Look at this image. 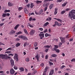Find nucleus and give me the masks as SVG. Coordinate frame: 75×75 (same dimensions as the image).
I'll return each mask as SVG.
<instances>
[{"label":"nucleus","mask_w":75,"mask_h":75,"mask_svg":"<svg viewBox=\"0 0 75 75\" xmlns=\"http://www.w3.org/2000/svg\"><path fill=\"white\" fill-rule=\"evenodd\" d=\"M40 65L42 67H43L44 66V64L43 63H42L40 64Z\"/></svg>","instance_id":"55"},{"label":"nucleus","mask_w":75,"mask_h":75,"mask_svg":"<svg viewBox=\"0 0 75 75\" xmlns=\"http://www.w3.org/2000/svg\"><path fill=\"white\" fill-rule=\"evenodd\" d=\"M71 62H75V59L74 58L72 59L71 60Z\"/></svg>","instance_id":"53"},{"label":"nucleus","mask_w":75,"mask_h":75,"mask_svg":"<svg viewBox=\"0 0 75 75\" xmlns=\"http://www.w3.org/2000/svg\"><path fill=\"white\" fill-rule=\"evenodd\" d=\"M50 47V46L49 45H46L44 46V48H45V49L46 48H49Z\"/></svg>","instance_id":"24"},{"label":"nucleus","mask_w":75,"mask_h":75,"mask_svg":"<svg viewBox=\"0 0 75 75\" xmlns=\"http://www.w3.org/2000/svg\"><path fill=\"white\" fill-rule=\"evenodd\" d=\"M48 24H49V23L47 22L44 24V27H46V26H47Z\"/></svg>","instance_id":"29"},{"label":"nucleus","mask_w":75,"mask_h":75,"mask_svg":"<svg viewBox=\"0 0 75 75\" xmlns=\"http://www.w3.org/2000/svg\"><path fill=\"white\" fill-rule=\"evenodd\" d=\"M64 67H66V66H65L63 65L60 67V69H63L64 68Z\"/></svg>","instance_id":"40"},{"label":"nucleus","mask_w":75,"mask_h":75,"mask_svg":"<svg viewBox=\"0 0 75 75\" xmlns=\"http://www.w3.org/2000/svg\"><path fill=\"white\" fill-rule=\"evenodd\" d=\"M20 43H17V44H16V47H18L19 46H20Z\"/></svg>","instance_id":"26"},{"label":"nucleus","mask_w":75,"mask_h":75,"mask_svg":"<svg viewBox=\"0 0 75 75\" xmlns=\"http://www.w3.org/2000/svg\"><path fill=\"white\" fill-rule=\"evenodd\" d=\"M28 24L30 27H31V28H33L34 26L30 24L29 23H28Z\"/></svg>","instance_id":"39"},{"label":"nucleus","mask_w":75,"mask_h":75,"mask_svg":"<svg viewBox=\"0 0 75 75\" xmlns=\"http://www.w3.org/2000/svg\"><path fill=\"white\" fill-rule=\"evenodd\" d=\"M16 33V31L14 30H11L10 31V35H12L13 34H15Z\"/></svg>","instance_id":"10"},{"label":"nucleus","mask_w":75,"mask_h":75,"mask_svg":"<svg viewBox=\"0 0 75 75\" xmlns=\"http://www.w3.org/2000/svg\"><path fill=\"white\" fill-rule=\"evenodd\" d=\"M8 6H10V7L12 6V4H11V3L10 2H8Z\"/></svg>","instance_id":"34"},{"label":"nucleus","mask_w":75,"mask_h":75,"mask_svg":"<svg viewBox=\"0 0 75 75\" xmlns=\"http://www.w3.org/2000/svg\"><path fill=\"white\" fill-rule=\"evenodd\" d=\"M6 16H8H8H10V14L9 13H6Z\"/></svg>","instance_id":"49"},{"label":"nucleus","mask_w":75,"mask_h":75,"mask_svg":"<svg viewBox=\"0 0 75 75\" xmlns=\"http://www.w3.org/2000/svg\"><path fill=\"white\" fill-rule=\"evenodd\" d=\"M14 55V54H8V56H13Z\"/></svg>","instance_id":"54"},{"label":"nucleus","mask_w":75,"mask_h":75,"mask_svg":"<svg viewBox=\"0 0 75 75\" xmlns=\"http://www.w3.org/2000/svg\"><path fill=\"white\" fill-rule=\"evenodd\" d=\"M51 57L53 58H56L57 57V55L56 54H52L51 55Z\"/></svg>","instance_id":"16"},{"label":"nucleus","mask_w":75,"mask_h":75,"mask_svg":"<svg viewBox=\"0 0 75 75\" xmlns=\"http://www.w3.org/2000/svg\"><path fill=\"white\" fill-rule=\"evenodd\" d=\"M19 38H21V39L22 40H28V38H27L26 36H25L24 35H21L19 36Z\"/></svg>","instance_id":"3"},{"label":"nucleus","mask_w":75,"mask_h":75,"mask_svg":"<svg viewBox=\"0 0 75 75\" xmlns=\"http://www.w3.org/2000/svg\"><path fill=\"white\" fill-rule=\"evenodd\" d=\"M6 13H4L2 16V17L3 18H4V17H6Z\"/></svg>","instance_id":"25"},{"label":"nucleus","mask_w":75,"mask_h":75,"mask_svg":"<svg viewBox=\"0 0 75 75\" xmlns=\"http://www.w3.org/2000/svg\"><path fill=\"white\" fill-rule=\"evenodd\" d=\"M35 33V30H32L30 32V34L31 35H33Z\"/></svg>","instance_id":"7"},{"label":"nucleus","mask_w":75,"mask_h":75,"mask_svg":"<svg viewBox=\"0 0 75 75\" xmlns=\"http://www.w3.org/2000/svg\"><path fill=\"white\" fill-rule=\"evenodd\" d=\"M54 51H55L56 52H57V53H59V51H60V50H59V49H54Z\"/></svg>","instance_id":"27"},{"label":"nucleus","mask_w":75,"mask_h":75,"mask_svg":"<svg viewBox=\"0 0 75 75\" xmlns=\"http://www.w3.org/2000/svg\"><path fill=\"white\" fill-rule=\"evenodd\" d=\"M52 19V17H49L48 18H47L46 19V21H51V20Z\"/></svg>","instance_id":"18"},{"label":"nucleus","mask_w":75,"mask_h":75,"mask_svg":"<svg viewBox=\"0 0 75 75\" xmlns=\"http://www.w3.org/2000/svg\"><path fill=\"white\" fill-rule=\"evenodd\" d=\"M39 30H40V31H43V28H39Z\"/></svg>","instance_id":"56"},{"label":"nucleus","mask_w":75,"mask_h":75,"mask_svg":"<svg viewBox=\"0 0 75 75\" xmlns=\"http://www.w3.org/2000/svg\"><path fill=\"white\" fill-rule=\"evenodd\" d=\"M54 69H52L50 72L49 75H52L54 74Z\"/></svg>","instance_id":"12"},{"label":"nucleus","mask_w":75,"mask_h":75,"mask_svg":"<svg viewBox=\"0 0 75 75\" xmlns=\"http://www.w3.org/2000/svg\"><path fill=\"white\" fill-rule=\"evenodd\" d=\"M65 12H66V11L64 10L61 12V13L62 14H64V13H65Z\"/></svg>","instance_id":"35"},{"label":"nucleus","mask_w":75,"mask_h":75,"mask_svg":"<svg viewBox=\"0 0 75 75\" xmlns=\"http://www.w3.org/2000/svg\"><path fill=\"white\" fill-rule=\"evenodd\" d=\"M33 7H34V5H33V4H30V8H32Z\"/></svg>","instance_id":"47"},{"label":"nucleus","mask_w":75,"mask_h":75,"mask_svg":"<svg viewBox=\"0 0 75 75\" xmlns=\"http://www.w3.org/2000/svg\"><path fill=\"white\" fill-rule=\"evenodd\" d=\"M39 35L40 37V39H41V40L44 37V33L39 34Z\"/></svg>","instance_id":"6"},{"label":"nucleus","mask_w":75,"mask_h":75,"mask_svg":"<svg viewBox=\"0 0 75 75\" xmlns=\"http://www.w3.org/2000/svg\"><path fill=\"white\" fill-rule=\"evenodd\" d=\"M13 68H14V69H16V70H17V69H18V68H17V67L16 66H14Z\"/></svg>","instance_id":"51"},{"label":"nucleus","mask_w":75,"mask_h":75,"mask_svg":"<svg viewBox=\"0 0 75 75\" xmlns=\"http://www.w3.org/2000/svg\"><path fill=\"white\" fill-rule=\"evenodd\" d=\"M11 47H9V48H8V49H7L6 50V51H8V50H9L10 51H11Z\"/></svg>","instance_id":"46"},{"label":"nucleus","mask_w":75,"mask_h":75,"mask_svg":"<svg viewBox=\"0 0 75 75\" xmlns=\"http://www.w3.org/2000/svg\"><path fill=\"white\" fill-rule=\"evenodd\" d=\"M30 15H34V13H29V16H30Z\"/></svg>","instance_id":"52"},{"label":"nucleus","mask_w":75,"mask_h":75,"mask_svg":"<svg viewBox=\"0 0 75 75\" xmlns=\"http://www.w3.org/2000/svg\"><path fill=\"white\" fill-rule=\"evenodd\" d=\"M47 31H48L47 29H45V30L44 31V32L45 33H46V32H47Z\"/></svg>","instance_id":"57"},{"label":"nucleus","mask_w":75,"mask_h":75,"mask_svg":"<svg viewBox=\"0 0 75 75\" xmlns=\"http://www.w3.org/2000/svg\"><path fill=\"white\" fill-rule=\"evenodd\" d=\"M48 58V55H46L45 59H47Z\"/></svg>","instance_id":"50"},{"label":"nucleus","mask_w":75,"mask_h":75,"mask_svg":"<svg viewBox=\"0 0 75 75\" xmlns=\"http://www.w3.org/2000/svg\"><path fill=\"white\" fill-rule=\"evenodd\" d=\"M53 7H54V4H51L50 6V9H52Z\"/></svg>","instance_id":"20"},{"label":"nucleus","mask_w":75,"mask_h":75,"mask_svg":"<svg viewBox=\"0 0 75 75\" xmlns=\"http://www.w3.org/2000/svg\"><path fill=\"white\" fill-rule=\"evenodd\" d=\"M47 6V5L46 4L44 3L43 5V7H46Z\"/></svg>","instance_id":"63"},{"label":"nucleus","mask_w":75,"mask_h":75,"mask_svg":"<svg viewBox=\"0 0 75 75\" xmlns=\"http://www.w3.org/2000/svg\"><path fill=\"white\" fill-rule=\"evenodd\" d=\"M24 32H25V34H28V32H27V30L26 29H24Z\"/></svg>","instance_id":"32"},{"label":"nucleus","mask_w":75,"mask_h":75,"mask_svg":"<svg viewBox=\"0 0 75 75\" xmlns=\"http://www.w3.org/2000/svg\"><path fill=\"white\" fill-rule=\"evenodd\" d=\"M35 58L37 59V61H40V60H39V59H40V57L38 56V55L35 56Z\"/></svg>","instance_id":"13"},{"label":"nucleus","mask_w":75,"mask_h":75,"mask_svg":"<svg viewBox=\"0 0 75 75\" xmlns=\"http://www.w3.org/2000/svg\"><path fill=\"white\" fill-rule=\"evenodd\" d=\"M45 37H50V36H51V34H49L47 33H46L45 34Z\"/></svg>","instance_id":"15"},{"label":"nucleus","mask_w":75,"mask_h":75,"mask_svg":"<svg viewBox=\"0 0 75 75\" xmlns=\"http://www.w3.org/2000/svg\"><path fill=\"white\" fill-rule=\"evenodd\" d=\"M54 19H55V20H57V21H59L60 22V23H62V20H60L59 19H58V18H54Z\"/></svg>","instance_id":"23"},{"label":"nucleus","mask_w":75,"mask_h":75,"mask_svg":"<svg viewBox=\"0 0 75 75\" xmlns=\"http://www.w3.org/2000/svg\"><path fill=\"white\" fill-rule=\"evenodd\" d=\"M11 53V51H6L5 52V54H10Z\"/></svg>","instance_id":"36"},{"label":"nucleus","mask_w":75,"mask_h":75,"mask_svg":"<svg viewBox=\"0 0 75 75\" xmlns=\"http://www.w3.org/2000/svg\"><path fill=\"white\" fill-rule=\"evenodd\" d=\"M62 0H57V2H61Z\"/></svg>","instance_id":"61"},{"label":"nucleus","mask_w":75,"mask_h":75,"mask_svg":"<svg viewBox=\"0 0 75 75\" xmlns=\"http://www.w3.org/2000/svg\"><path fill=\"white\" fill-rule=\"evenodd\" d=\"M49 63L50 64V65H53V63L51 62L50 61H49Z\"/></svg>","instance_id":"45"},{"label":"nucleus","mask_w":75,"mask_h":75,"mask_svg":"<svg viewBox=\"0 0 75 75\" xmlns=\"http://www.w3.org/2000/svg\"><path fill=\"white\" fill-rule=\"evenodd\" d=\"M20 26V25L19 24H18L17 25H16L15 27H14V29L15 30H16V29H17V28L19 27Z\"/></svg>","instance_id":"22"},{"label":"nucleus","mask_w":75,"mask_h":75,"mask_svg":"<svg viewBox=\"0 0 75 75\" xmlns=\"http://www.w3.org/2000/svg\"><path fill=\"white\" fill-rule=\"evenodd\" d=\"M38 45V43L37 42H35L34 44V46L35 47L37 46Z\"/></svg>","instance_id":"30"},{"label":"nucleus","mask_w":75,"mask_h":75,"mask_svg":"<svg viewBox=\"0 0 75 75\" xmlns=\"http://www.w3.org/2000/svg\"><path fill=\"white\" fill-rule=\"evenodd\" d=\"M55 24L57 25H58V22L57 21H55L54 22Z\"/></svg>","instance_id":"48"},{"label":"nucleus","mask_w":75,"mask_h":75,"mask_svg":"<svg viewBox=\"0 0 75 75\" xmlns=\"http://www.w3.org/2000/svg\"><path fill=\"white\" fill-rule=\"evenodd\" d=\"M58 48V46L57 45H54V49L55 50V49H57Z\"/></svg>","instance_id":"31"},{"label":"nucleus","mask_w":75,"mask_h":75,"mask_svg":"<svg viewBox=\"0 0 75 75\" xmlns=\"http://www.w3.org/2000/svg\"><path fill=\"white\" fill-rule=\"evenodd\" d=\"M70 10V8H68L66 9V11H69Z\"/></svg>","instance_id":"59"},{"label":"nucleus","mask_w":75,"mask_h":75,"mask_svg":"<svg viewBox=\"0 0 75 75\" xmlns=\"http://www.w3.org/2000/svg\"><path fill=\"white\" fill-rule=\"evenodd\" d=\"M4 25V23H2L0 24V27H2V26H3V25Z\"/></svg>","instance_id":"58"},{"label":"nucleus","mask_w":75,"mask_h":75,"mask_svg":"<svg viewBox=\"0 0 75 75\" xmlns=\"http://www.w3.org/2000/svg\"><path fill=\"white\" fill-rule=\"evenodd\" d=\"M35 13L36 15H39V13H37V12L35 11Z\"/></svg>","instance_id":"43"},{"label":"nucleus","mask_w":75,"mask_h":75,"mask_svg":"<svg viewBox=\"0 0 75 75\" xmlns=\"http://www.w3.org/2000/svg\"><path fill=\"white\" fill-rule=\"evenodd\" d=\"M68 17L72 19V18L74 20L75 19V10L73 9L69 12Z\"/></svg>","instance_id":"1"},{"label":"nucleus","mask_w":75,"mask_h":75,"mask_svg":"<svg viewBox=\"0 0 75 75\" xmlns=\"http://www.w3.org/2000/svg\"><path fill=\"white\" fill-rule=\"evenodd\" d=\"M9 12H10V10H5L4 11V13H8Z\"/></svg>","instance_id":"28"},{"label":"nucleus","mask_w":75,"mask_h":75,"mask_svg":"<svg viewBox=\"0 0 75 75\" xmlns=\"http://www.w3.org/2000/svg\"><path fill=\"white\" fill-rule=\"evenodd\" d=\"M57 25L58 26H61V24L60 23H58V24Z\"/></svg>","instance_id":"64"},{"label":"nucleus","mask_w":75,"mask_h":75,"mask_svg":"<svg viewBox=\"0 0 75 75\" xmlns=\"http://www.w3.org/2000/svg\"><path fill=\"white\" fill-rule=\"evenodd\" d=\"M22 32H21V31H19L18 33H17L16 34H17V35H19L20 34H22Z\"/></svg>","instance_id":"38"},{"label":"nucleus","mask_w":75,"mask_h":75,"mask_svg":"<svg viewBox=\"0 0 75 75\" xmlns=\"http://www.w3.org/2000/svg\"><path fill=\"white\" fill-rule=\"evenodd\" d=\"M27 42H25L24 43V44L23 45V46L24 47H26V45H27Z\"/></svg>","instance_id":"44"},{"label":"nucleus","mask_w":75,"mask_h":75,"mask_svg":"<svg viewBox=\"0 0 75 75\" xmlns=\"http://www.w3.org/2000/svg\"><path fill=\"white\" fill-rule=\"evenodd\" d=\"M11 63V65L13 67L14 65V60H13V59H11L10 60Z\"/></svg>","instance_id":"9"},{"label":"nucleus","mask_w":75,"mask_h":75,"mask_svg":"<svg viewBox=\"0 0 75 75\" xmlns=\"http://www.w3.org/2000/svg\"><path fill=\"white\" fill-rule=\"evenodd\" d=\"M53 0H45L44 1V2H45V3H46V2H47L48 1H53Z\"/></svg>","instance_id":"33"},{"label":"nucleus","mask_w":75,"mask_h":75,"mask_svg":"<svg viewBox=\"0 0 75 75\" xmlns=\"http://www.w3.org/2000/svg\"><path fill=\"white\" fill-rule=\"evenodd\" d=\"M27 7H28V8H29L30 7V4H28V5H26Z\"/></svg>","instance_id":"62"},{"label":"nucleus","mask_w":75,"mask_h":75,"mask_svg":"<svg viewBox=\"0 0 75 75\" xmlns=\"http://www.w3.org/2000/svg\"><path fill=\"white\" fill-rule=\"evenodd\" d=\"M36 4H40V3H42V1H39L37 0L36 1Z\"/></svg>","instance_id":"21"},{"label":"nucleus","mask_w":75,"mask_h":75,"mask_svg":"<svg viewBox=\"0 0 75 75\" xmlns=\"http://www.w3.org/2000/svg\"><path fill=\"white\" fill-rule=\"evenodd\" d=\"M67 4V2H66V3H64L62 4V7H64V6H66V4Z\"/></svg>","instance_id":"37"},{"label":"nucleus","mask_w":75,"mask_h":75,"mask_svg":"<svg viewBox=\"0 0 75 75\" xmlns=\"http://www.w3.org/2000/svg\"><path fill=\"white\" fill-rule=\"evenodd\" d=\"M14 59L16 60V61H18V55L16 54H15L14 56L13 57Z\"/></svg>","instance_id":"4"},{"label":"nucleus","mask_w":75,"mask_h":75,"mask_svg":"<svg viewBox=\"0 0 75 75\" xmlns=\"http://www.w3.org/2000/svg\"><path fill=\"white\" fill-rule=\"evenodd\" d=\"M24 10L26 14H28V10L25 8H24Z\"/></svg>","instance_id":"14"},{"label":"nucleus","mask_w":75,"mask_h":75,"mask_svg":"<svg viewBox=\"0 0 75 75\" xmlns=\"http://www.w3.org/2000/svg\"><path fill=\"white\" fill-rule=\"evenodd\" d=\"M14 72H15V71H14V69H11L10 70V73L11 75L14 74Z\"/></svg>","instance_id":"8"},{"label":"nucleus","mask_w":75,"mask_h":75,"mask_svg":"<svg viewBox=\"0 0 75 75\" xmlns=\"http://www.w3.org/2000/svg\"><path fill=\"white\" fill-rule=\"evenodd\" d=\"M54 15H56V14H57V13H58V8H55L54 9Z\"/></svg>","instance_id":"11"},{"label":"nucleus","mask_w":75,"mask_h":75,"mask_svg":"<svg viewBox=\"0 0 75 75\" xmlns=\"http://www.w3.org/2000/svg\"><path fill=\"white\" fill-rule=\"evenodd\" d=\"M19 69L21 72H23V71H24V69L23 68V67H20Z\"/></svg>","instance_id":"17"},{"label":"nucleus","mask_w":75,"mask_h":75,"mask_svg":"<svg viewBox=\"0 0 75 75\" xmlns=\"http://www.w3.org/2000/svg\"><path fill=\"white\" fill-rule=\"evenodd\" d=\"M60 40H61L62 42L64 43L65 42V38H62V37H60Z\"/></svg>","instance_id":"5"},{"label":"nucleus","mask_w":75,"mask_h":75,"mask_svg":"<svg viewBox=\"0 0 75 75\" xmlns=\"http://www.w3.org/2000/svg\"><path fill=\"white\" fill-rule=\"evenodd\" d=\"M43 12V9H41L39 11V16H40V15H41L42 13Z\"/></svg>","instance_id":"19"},{"label":"nucleus","mask_w":75,"mask_h":75,"mask_svg":"<svg viewBox=\"0 0 75 75\" xmlns=\"http://www.w3.org/2000/svg\"><path fill=\"white\" fill-rule=\"evenodd\" d=\"M0 57H1L2 59H8V58L10 59V57L7 56V54H0Z\"/></svg>","instance_id":"2"},{"label":"nucleus","mask_w":75,"mask_h":75,"mask_svg":"<svg viewBox=\"0 0 75 75\" xmlns=\"http://www.w3.org/2000/svg\"><path fill=\"white\" fill-rule=\"evenodd\" d=\"M48 8L47 7H45V10H44V11H46L47 10V9Z\"/></svg>","instance_id":"60"},{"label":"nucleus","mask_w":75,"mask_h":75,"mask_svg":"<svg viewBox=\"0 0 75 75\" xmlns=\"http://www.w3.org/2000/svg\"><path fill=\"white\" fill-rule=\"evenodd\" d=\"M23 8L22 7H19L18 8V10H19V11H20L21 10H22V9H23Z\"/></svg>","instance_id":"42"},{"label":"nucleus","mask_w":75,"mask_h":75,"mask_svg":"<svg viewBox=\"0 0 75 75\" xmlns=\"http://www.w3.org/2000/svg\"><path fill=\"white\" fill-rule=\"evenodd\" d=\"M30 59H29V58H26V61L27 62H29V61H30Z\"/></svg>","instance_id":"41"}]
</instances>
